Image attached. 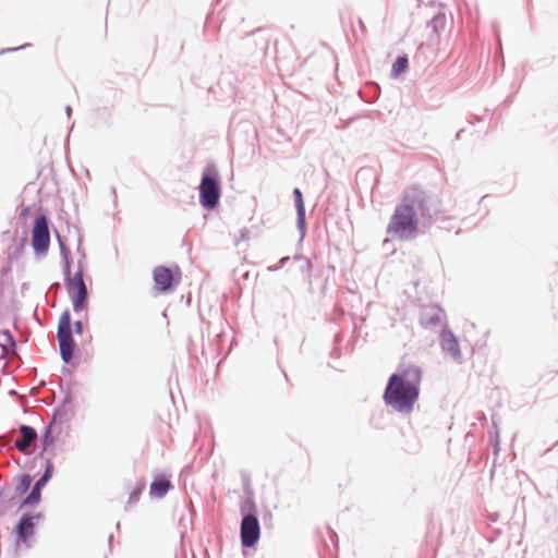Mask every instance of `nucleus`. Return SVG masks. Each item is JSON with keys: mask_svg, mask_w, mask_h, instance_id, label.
I'll use <instances>...</instances> for the list:
<instances>
[{"mask_svg": "<svg viewBox=\"0 0 558 558\" xmlns=\"http://www.w3.org/2000/svg\"><path fill=\"white\" fill-rule=\"evenodd\" d=\"M246 234H247V231L246 230H242L241 231V239H246Z\"/></svg>", "mask_w": 558, "mask_h": 558, "instance_id": "4c0bfd02", "label": "nucleus"}, {"mask_svg": "<svg viewBox=\"0 0 558 558\" xmlns=\"http://www.w3.org/2000/svg\"><path fill=\"white\" fill-rule=\"evenodd\" d=\"M33 478L29 474L24 473L19 476L15 489L19 495L25 494L32 486Z\"/></svg>", "mask_w": 558, "mask_h": 558, "instance_id": "393cba45", "label": "nucleus"}, {"mask_svg": "<svg viewBox=\"0 0 558 558\" xmlns=\"http://www.w3.org/2000/svg\"><path fill=\"white\" fill-rule=\"evenodd\" d=\"M486 197L487 195L482 196L481 202H483Z\"/></svg>", "mask_w": 558, "mask_h": 558, "instance_id": "37998d69", "label": "nucleus"}, {"mask_svg": "<svg viewBox=\"0 0 558 558\" xmlns=\"http://www.w3.org/2000/svg\"><path fill=\"white\" fill-rule=\"evenodd\" d=\"M418 231V219L416 213L403 198L395 208L389 220L386 232L387 234L400 240H413Z\"/></svg>", "mask_w": 558, "mask_h": 558, "instance_id": "f03ea898", "label": "nucleus"}, {"mask_svg": "<svg viewBox=\"0 0 558 558\" xmlns=\"http://www.w3.org/2000/svg\"><path fill=\"white\" fill-rule=\"evenodd\" d=\"M50 245L48 218L45 214L36 216L32 230V246L37 255H46Z\"/></svg>", "mask_w": 558, "mask_h": 558, "instance_id": "0eeeda50", "label": "nucleus"}, {"mask_svg": "<svg viewBox=\"0 0 558 558\" xmlns=\"http://www.w3.org/2000/svg\"><path fill=\"white\" fill-rule=\"evenodd\" d=\"M241 526L240 538L244 548L254 547L260 537V524L256 514L255 502L252 498H247L241 502Z\"/></svg>", "mask_w": 558, "mask_h": 558, "instance_id": "39448f33", "label": "nucleus"}, {"mask_svg": "<svg viewBox=\"0 0 558 558\" xmlns=\"http://www.w3.org/2000/svg\"><path fill=\"white\" fill-rule=\"evenodd\" d=\"M144 489H145V482L144 481L138 482L136 484V486L130 493L129 500L125 505V510H129V508L131 506L135 505L140 500V497H141L142 493L144 492Z\"/></svg>", "mask_w": 558, "mask_h": 558, "instance_id": "5701e85b", "label": "nucleus"}, {"mask_svg": "<svg viewBox=\"0 0 558 558\" xmlns=\"http://www.w3.org/2000/svg\"><path fill=\"white\" fill-rule=\"evenodd\" d=\"M44 519L41 512L31 513L25 512L21 515L17 523L14 526L16 541L28 546V541L33 537L36 530V522Z\"/></svg>", "mask_w": 558, "mask_h": 558, "instance_id": "6e6552de", "label": "nucleus"}, {"mask_svg": "<svg viewBox=\"0 0 558 558\" xmlns=\"http://www.w3.org/2000/svg\"><path fill=\"white\" fill-rule=\"evenodd\" d=\"M75 313L82 312L87 307L88 296L70 298Z\"/></svg>", "mask_w": 558, "mask_h": 558, "instance_id": "a878e982", "label": "nucleus"}, {"mask_svg": "<svg viewBox=\"0 0 558 558\" xmlns=\"http://www.w3.org/2000/svg\"><path fill=\"white\" fill-rule=\"evenodd\" d=\"M327 284H328V279L325 280V283H324V287H323V292H325V290L327 289Z\"/></svg>", "mask_w": 558, "mask_h": 558, "instance_id": "ea45409f", "label": "nucleus"}, {"mask_svg": "<svg viewBox=\"0 0 558 558\" xmlns=\"http://www.w3.org/2000/svg\"><path fill=\"white\" fill-rule=\"evenodd\" d=\"M493 426L495 428V434L493 435V433L489 432V437L494 445V451L497 454L500 450V440H499V433H498L497 425H496L495 421H493Z\"/></svg>", "mask_w": 558, "mask_h": 558, "instance_id": "bb28decb", "label": "nucleus"}, {"mask_svg": "<svg viewBox=\"0 0 558 558\" xmlns=\"http://www.w3.org/2000/svg\"><path fill=\"white\" fill-rule=\"evenodd\" d=\"M111 194H112V197H113V202L116 203L117 202V190L114 186L111 187Z\"/></svg>", "mask_w": 558, "mask_h": 558, "instance_id": "473e14b6", "label": "nucleus"}, {"mask_svg": "<svg viewBox=\"0 0 558 558\" xmlns=\"http://www.w3.org/2000/svg\"><path fill=\"white\" fill-rule=\"evenodd\" d=\"M422 375L421 367L401 364L388 378L383 395L385 404L398 413H411L420 396Z\"/></svg>", "mask_w": 558, "mask_h": 558, "instance_id": "f257e3e1", "label": "nucleus"}, {"mask_svg": "<svg viewBox=\"0 0 558 558\" xmlns=\"http://www.w3.org/2000/svg\"><path fill=\"white\" fill-rule=\"evenodd\" d=\"M112 538H113V535H112V534H110V535H109V538H108L109 544L112 542Z\"/></svg>", "mask_w": 558, "mask_h": 558, "instance_id": "79ce46f5", "label": "nucleus"}, {"mask_svg": "<svg viewBox=\"0 0 558 558\" xmlns=\"http://www.w3.org/2000/svg\"><path fill=\"white\" fill-rule=\"evenodd\" d=\"M294 206L296 210V227L300 232V240L306 235V210L302 191L299 187L293 189Z\"/></svg>", "mask_w": 558, "mask_h": 558, "instance_id": "f8f14e48", "label": "nucleus"}, {"mask_svg": "<svg viewBox=\"0 0 558 558\" xmlns=\"http://www.w3.org/2000/svg\"><path fill=\"white\" fill-rule=\"evenodd\" d=\"M65 113H66V116H68V117H71V114H72V108H71V106H69V105H68V106L65 107Z\"/></svg>", "mask_w": 558, "mask_h": 558, "instance_id": "72a5a7b5", "label": "nucleus"}, {"mask_svg": "<svg viewBox=\"0 0 558 558\" xmlns=\"http://www.w3.org/2000/svg\"><path fill=\"white\" fill-rule=\"evenodd\" d=\"M21 437L14 442L16 449L22 453H27L29 446L38 438L37 430L29 425L22 424L19 427Z\"/></svg>", "mask_w": 558, "mask_h": 558, "instance_id": "ddd939ff", "label": "nucleus"}, {"mask_svg": "<svg viewBox=\"0 0 558 558\" xmlns=\"http://www.w3.org/2000/svg\"><path fill=\"white\" fill-rule=\"evenodd\" d=\"M463 131H464V130H463V129H461V130H459V131L457 132V134H456V140H460L461 134L463 133Z\"/></svg>", "mask_w": 558, "mask_h": 558, "instance_id": "c9c22d12", "label": "nucleus"}, {"mask_svg": "<svg viewBox=\"0 0 558 558\" xmlns=\"http://www.w3.org/2000/svg\"><path fill=\"white\" fill-rule=\"evenodd\" d=\"M41 500V490L33 486L31 493L23 499L21 507H32Z\"/></svg>", "mask_w": 558, "mask_h": 558, "instance_id": "b1692460", "label": "nucleus"}, {"mask_svg": "<svg viewBox=\"0 0 558 558\" xmlns=\"http://www.w3.org/2000/svg\"><path fill=\"white\" fill-rule=\"evenodd\" d=\"M54 426L47 424L41 434L43 450L46 451L54 442Z\"/></svg>", "mask_w": 558, "mask_h": 558, "instance_id": "4be33fe9", "label": "nucleus"}, {"mask_svg": "<svg viewBox=\"0 0 558 558\" xmlns=\"http://www.w3.org/2000/svg\"><path fill=\"white\" fill-rule=\"evenodd\" d=\"M440 347L441 350L449 354L454 361H460L462 359L459 341L454 333L448 328H444L441 330Z\"/></svg>", "mask_w": 558, "mask_h": 558, "instance_id": "9b49d317", "label": "nucleus"}, {"mask_svg": "<svg viewBox=\"0 0 558 558\" xmlns=\"http://www.w3.org/2000/svg\"><path fill=\"white\" fill-rule=\"evenodd\" d=\"M447 24V17L444 12H438L433 16L430 21L427 22V28H430L433 34L436 36L439 35L440 31H442L446 27Z\"/></svg>", "mask_w": 558, "mask_h": 558, "instance_id": "f3484780", "label": "nucleus"}, {"mask_svg": "<svg viewBox=\"0 0 558 558\" xmlns=\"http://www.w3.org/2000/svg\"><path fill=\"white\" fill-rule=\"evenodd\" d=\"M31 44H24L22 46H19V47H13V48H5V49H2L0 51V54H3V53H9V52H14V51H19V50H22V49H25L27 47H29Z\"/></svg>", "mask_w": 558, "mask_h": 558, "instance_id": "c85d7f7f", "label": "nucleus"}, {"mask_svg": "<svg viewBox=\"0 0 558 558\" xmlns=\"http://www.w3.org/2000/svg\"><path fill=\"white\" fill-rule=\"evenodd\" d=\"M153 278L158 291L160 292L173 290L175 284L180 281V277L175 279L172 271L167 266H157L154 269Z\"/></svg>", "mask_w": 558, "mask_h": 558, "instance_id": "9d476101", "label": "nucleus"}, {"mask_svg": "<svg viewBox=\"0 0 558 558\" xmlns=\"http://www.w3.org/2000/svg\"><path fill=\"white\" fill-rule=\"evenodd\" d=\"M311 268H312V263L307 258H305V263L302 266L301 270L305 271V270H310Z\"/></svg>", "mask_w": 558, "mask_h": 558, "instance_id": "7c9ffc66", "label": "nucleus"}, {"mask_svg": "<svg viewBox=\"0 0 558 558\" xmlns=\"http://www.w3.org/2000/svg\"><path fill=\"white\" fill-rule=\"evenodd\" d=\"M84 330V325L81 320H76L73 324V330L76 335H82Z\"/></svg>", "mask_w": 558, "mask_h": 558, "instance_id": "c756f323", "label": "nucleus"}, {"mask_svg": "<svg viewBox=\"0 0 558 558\" xmlns=\"http://www.w3.org/2000/svg\"><path fill=\"white\" fill-rule=\"evenodd\" d=\"M77 252L78 254H81L82 258H85V253L81 251V247H77Z\"/></svg>", "mask_w": 558, "mask_h": 558, "instance_id": "58836bf2", "label": "nucleus"}, {"mask_svg": "<svg viewBox=\"0 0 558 558\" xmlns=\"http://www.w3.org/2000/svg\"><path fill=\"white\" fill-rule=\"evenodd\" d=\"M60 288V283L59 282H54L50 286V289H59Z\"/></svg>", "mask_w": 558, "mask_h": 558, "instance_id": "e433bc0d", "label": "nucleus"}, {"mask_svg": "<svg viewBox=\"0 0 558 558\" xmlns=\"http://www.w3.org/2000/svg\"><path fill=\"white\" fill-rule=\"evenodd\" d=\"M0 333L5 337L7 341V343H0V348L2 349L3 353L15 354L17 350V343L12 332L8 329H4Z\"/></svg>", "mask_w": 558, "mask_h": 558, "instance_id": "a211bd4d", "label": "nucleus"}, {"mask_svg": "<svg viewBox=\"0 0 558 558\" xmlns=\"http://www.w3.org/2000/svg\"><path fill=\"white\" fill-rule=\"evenodd\" d=\"M495 35H496L497 43H498L499 47L501 48L500 36H499V34H498V32L496 29H495Z\"/></svg>", "mask_w": 558, "mask_h": 558, "instance_id": "f704fd0d", "label": "nucleus"}, {"mask_svg": "<svg viewBox=\"0 0 558 558\" xmlns=\"http://www.w3.org/2000/svg\"><path fill=\"white\" fill-rule=\"evenodd\" d=\"M60 255L62 258V270L64 277V283L70 298L88 296V289L84 281V268L78 262V269L71 276L72 257L69 247L58 236Z\"/></svg>", "mask_w": 558, "mask_h": 558, "instance_id": "20e7f679", "label": "nucleus"}, {"mask_svg": "<svg viewBox=\"0 0 558 558\" xmlns=\"http://www.w3.org/2000/svg\"><path fill=\"white\" fill-rule=\"evenodd\" d=\"M199 204L206 210L215 209L221 196V179L216 165L208 163L201 178L198 186Z\"/></svg>", "mask_w": 558, "mask_h": 558, "instance_id": "7ed1b4c3", "label": "nucleus"}, {"mask_svg": "<svg viewBox=\"0 0 558 558\" xmlns=\"http://www.w3.org/2000/svg\"><path fill=\"white\" fill-rule=\"evenodd\" d=\"M29 213H31V208L28 206L23 207L22 210H21V216L22 217H26V216L29 215Z\"/></svg>", "mask_w": 558, "mask_h": 558, "instance_id": "2f4dec72", "label": "nucleus"}, {"mask_svg": "<svg viewBox=\"0 0 558 558\" xmlns=\"http://www.w3.org/2000/svg\"><path fill=\"white\" fill-rule=\"evenodd\" d=\"M262 32L260 28H257L256 31L252 32L251 34H247L244 38L245 43L248 44L251 38L254 37V41L257 46H259V50L264 53L268 48V39L262 35H259Z\"/></svg>", "mask_w": 558, "mask_h": 558, "instance_id": "412c9836", "label": "nucleus"}, {"mask_svg": "<svg viewBox=\"0 0 558 558\" xmlns=\"http://www.w3.org/2000/svg\"><path fill=\"white\" fill-rule=\"evenodd\" d=\"M53 463L50 459L47 460L46 466L44 470V473L40 475V477L35 482L33 486L37 487L38 489L43 490V488L47 485V483L50 481V478L53 475Z\"/></svg>", "mask_w": 558, "mask_h": 558, "instance_id": "6ab92c4d", "label": "nucleus"}, {"mask_svg": "<svg viewBox=\"0 0 558 558\" xmlns=\"http://www.w3.org/2000/svg\"><path fill=\"white\" fill-rule=\"evenodd\" d=\"M290 259L289 256H284L282 258H280L279 263L277 265H274V266H268L267 267V270L270 271V272H275V271H278L279 269L283 268L284 265L287 264V262Z\"/></svg>", "mask_w": 558, "mask_h": 558, "instance_id": "cd10ccee", "label": "nucleus"}, {"mask_svg": "<svg viewBox=\"0 0 558 558\" xmlns=\"http://www.w3.org/2000/svg\"><path fill=\"white\" fill-rule=\"evenodd\" d=\"M294 259H303V256L302 255H295Z\"/></svg>", "mask_w": 558, "mask_h": 558, "instance_id": "a19ab883", "label": "nucleus"}, {"mask_svg": "<svg viewBox=\"0 0 558 558\" xmlns=\"http://www.w3.org/2000/svg\"><path fill=\"white\" fill-rule=\"evenodd\" d=\"M57 339L62 362L64 364H70L73 361L74 352L76 349V342L73 338L70 310L63 311L59 318L57 327Z\"/></svg>", "mask_w": 558, "mask_h": 558, "instance_id": "423d86ee", "label": "nucleus"}, {"mask_svg": "<svg viewBox=\"0 0 558 558\" xmlns=\"http://www.w3.org/2000/svg\"><path fill=\"white\" fill-rule=\"evenodd\" d=\"M409 66V59L407 57V54H402V56H398L397 59L395 60V62L392 63V68H391V77H398L399 75H401L402 73H404L407 71Z\"/></svg>", "mask_w": 558, "mask_h": 558, "instance_id": "aec40b11", "label": "nucleus"}, {"mask_svg": "<svg viewBox=\"0 0 558 558\" xmlns=\"http://www.w3.org/2000/svg\"><path fill=\"white\" fill-rule=\"evenodd\" d=\"M72 400H73V398H72L71 392H68L65 395V397L63 398L61 404L53 410V413H52L48 424L53 425V426H56L58 424H62L66 420L68 413H69L66 405L71 404Z\"/></svg>", "mask_w": 558, "mask_h": 558, "instance_id": "dca6fc26", "label": "nucleus"}, {"mask_svg": "<svg viewBox=\"0 0 558 558\" xmlns=\"http://www.w3.org/2000/svg\"><path fill=\"white\" fill-rule=\"evenodd\" d=\"M172 487L173 485L167 475L157 473L150 484L149 495L154 498H163Z\"/></svg>", "mask_w": 558, "mask_h": 558, "instance_id": "4468645a", "label": "nucleus"}, {"mask_svg": "<svg viewBox=\"0 0 558 558\" xmlns=\"http://www.w3.org/2000/svg\"><path fill=\"white\" fill-rule=\"evenodd\" d=\"M444 312L439 306L425 307L421 313V324L428 327H437L441 324Z\"/></svg>", "mask_w": 558, "mask_h": 558, "instance_id": "2eb2a0df", "label": "nucleus"}, {"mask_svg": "<svg viewBox=\"0 0 558 558\" xmlns=\"http://www.w3.org/2000/svg\"><path fill=\"white\" fill-rule=\"evenodd\" d=\"M402 197L411 205L416 214L420 211L423 217H432L429 197L423 190L416 187L410 189L404 192Z\"/></svg>", "mask_w": 558, "mask_h": 558, "instance_id": "1a4fd4ad", "label": "nucleus"}]
</instances>
